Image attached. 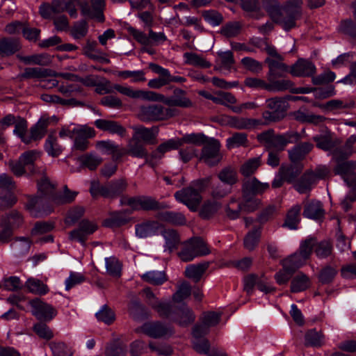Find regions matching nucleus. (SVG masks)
<instances>
[{
    "label": "nucleus",
    "instance_id": "obj_56",
    "mask_svg": "<svg viewBox=\"0 0 356 356\" xmlns=\"http://www.w3.org/2000/svg\"><path fill=\"white\" fill-rule=\"evenodd\" d=\"M78 193L76 191H71L68 189L67 186H64L63 193H56L52 196V202L57 204H65L72 202Z\"/></svg>",
    "mask_w": 356,
    "mask_h": 356
},
{
    "label": "nucleus",
    "instance_id": "obj_6",
    "mask_svg": "<svg viewBox=\"0 0 356 356\" xmlns=\"http://www.w3.org/2000/svg\"><path fill=\"white\" fill-rule=\"evenodd\" d=\"M38 156L39 154L35 151H28L22 154L18 160H10L7 165L16 177H22L26 173L33 175L38 172L35 166Z\"/></svg>",
    "mask_w": 356,
    "mask_h": 356
},
{
    "label": "nucleus",
    "instance_id": "obj_5",
    "mask_svg": "<svg viewBox=\"0 0 356 356\" xmlns=\"http://www.w3.org/2000/svg\"><path fill=\"white\" fill-rule=\"evenodd\" d=\"M177 114V110L153 104L140 106L138 118L143 122H159L167 120Z\"/></svg>",
    "mask_w": 356,
    "mask_h": 356
},
{
    "label": "nucleus",
    "instance_id": "obj_40",
    "mask_svg": "<svg viewBox=\"0 0 356 356\" xmlns=\"http://www.w3.org/2000/svg\"><path fill=\"white\" fill-rule=\"evenodd\" d=\"M17 57L25 65L47 66L51 63V58L47 54H33L26 56L17 55Z\"/></svg>",
    "mask_w": 356,
    "mask_h": 356
},
{
    "label": "nucleus",
    "instance_id": "obj_25",
    "mask_svg": "<svg viewBox=\"0 0 356 356\" xmlns=\"http://www.w3.org/2000/svg\"><path fill=\"white\" fill-rule=\"evenodd\" d=\"M269 188L268 183L260 182L255 177L243 180L241 191L252 196L261 194Z\"/></svg>",
    "mask_w": 356,
    "mask_h": 356
},
{
    "label": "nucleus",
    "instance_id": "obj_51",
    "mask_svg": "<svg viewBox=\"0 0 356 356\" xmlns=\"http://www.w3.org/2000/svg\"><path fill=\"white\" fill-rule=\"evenodd\" d=\"M240 202L245 213L254 212L259 208L261 203L259 199L245 193H242V201Z\"/></svg>",
    "mask_w": 356,
    "mask_h": 356
},
{
    "label": "nucleus",
    "instance_id": "obj_50",
    "mask_svg": "<svg viewBox=\"0 0 356 356\" xmlns=\"http://www.w3.org/2000/svg\"><path fill=\"white\" fill-rule=\"evenodd\" d=\"M17 40L13 38H3L0 40V54L9 56L15 54L20 49Z\"/></svg>",
    "mask_w": 356,
    "mask_h": 356
},
{
    "label": "nucleus",
    "instance_id": "obj_33",
    "mask_svg": "<svg viewBox=\"0 0 356 356\" xmlns=\"http://www.w3.org/2000/svg\"><path fill=\"white\" fill-rule=\"evenodd\" d=\"M323 205L319 201L312 200L305 204L303 216L305 218L317 220L324 216Z\"/></svg>",
    "mask_w": 356,
    "mask_h": 356
},
{
    "label": "nucleus",
    "instance_id": "obj_24",
    "mask_svg": "<svg viewBox=\"0 0 356 356\" xmlns=\"http://www.w3.org/2000/svg\"><path fill=\"white\" fill-rule=\"evenodd\" d=\"M97 42L95 40L88 39L83 47V53L88 58L103 63H110L111 60L106 57V54L97 49Z\"/></svg>",
    "mask_w": 356,
    "mask_h": 356
},
{
    "label": "nucleus",
    "instance_id": "obj_3",
    "mask_svg": "<svg viewBox=\"0 0 356 356\" xmlns=\"http://www.w3.org/2000/svg\"><path fill=\"white\" fill-rule=\"evenodd\" d=\"M259 141L268 149L282 152L288 144L297 143L301 139L299 133L289 131L283 134H275L274 130L269 129L257 136Z\"/></svg>",
    "mask_w": 356,
    "mask_h": 356
},
{
    "label": "nucleus",
    "instance_id": "obj_42",
    "mask_svg": "<svg viewBox=\"0 0 356 356\" xmlns=\"http://www.w3.org/2000/svg\"><path fill=\"white\" fill-rule=\"evenodd\" d=\"M53 70L42 67H26L23 73L20 74L22 79H43L51 76Z\"/></svg>",
    "mask_w": 356,
    "mask_h": 356
},
{
    "label": "nucleus",
    "instance_id": "obj_8",
    "mask_svg": "<svg viewBox=\"0 0 356 356\" xmlns=\"http://www.w3.org/2000/svg\"><path fill=\"white\" fill-rule=\"evenodd\" d=\"M136 332H143L154 339L170 337L174 334V329L170 324L161 321L147 322L136 329Z\"/></svg>",
    "mask_w": 356,
    "mask_h": 356
},
{
    "label": "nucleus",
    "instance_id": "obj_46",
    "mask_svg": "<svg viewBox=\"0 0 356 356\" xmlns=\"http://www.w3.org/2000/svg\"><path fill=\"white\" fill-rule=\"evenodd\" d=\"M301 206L300 204L294 205L287 213L283 226L290 229H296L300 220V213Z\"/></svg>",
    "mask_w": 356,
    "mask_h": 356
},
{
    "label": "nucleus",
    "instance_id": "obj_36",
    "mask_svg": "<svg viewBox=\"0 0 356 356\" xmlns=\"http://www.w3.org/2000/svg\"><path fill=\"white\" fill-rule=\"evenodd\" d=\"M175 313L177 318L173 320L182 327H186L193 323L195 319L193 310L186 305H183Z\"/></svg>",
    "mask_w": 356,
    "mask_h": 356
},
{
    "label": "nucleus",
    "instance_id": "obj_63",
    "mask_svg": "<svg viewBox=\"0 0 356 356\" xmlns=\"http://www.w3.org/2000/svg\"><path fill=\"white\" fill-rule=\"evenodd\" d=\"M261 163L259 156L248 159L241 167L240 172L245 177H250L254 173Z\"/></svg>",
    "mask_w": 356,
    "mask_h": 356
},
{
    "label": "nucleus",
    "instance_id": "obj_11",
    "mask_svg": "<svg viewBox=\"0 0 356 356\" xmlns=\"http://www.w3.org/2000/svg\"><path fill=\"white\" fill-rule=\"evenodd\" d=\"M122 204H127L134 210L154 211L168 207L166 204L161 203L150 196L134 197L129 198L127 202H124L122 200Z\"/></svg>",
    "mask_w": 356,
    "mask_h": 356
},
{
    "label": "nucleus",
    "instance_id": "obj_34",
    "mask_svg": "<svg viewBox=\"0 0 356 356\" xmlns=\"http://www.w3.org/2000/svg\"><path fill=\"white\" fill-rule=\"evenodd\" d=\"M303 169L301 163H293L287 165H282L279 170L280 175L285 178V181L291 183L297 178Z\"/></svg>",
    "mask_w": 356,
    "mask_h": 356
},
{
    "label": "nucleus",
    "instance_id": "obj_32",
    "mask_svg": "<svg viewBox=\"0 0 356 356\" xmlns=\"http://www.w3.org/2000/svg\"><path fill=\"white\" fill-rule=\"evenodd\" d=\"M127 184L125 180L120 179L110 182L106 188L103 189L104 197L114 198L120 195L127 188Z\"/></svg>",
    "mask_w": 356,
    "mask_h": 356
},
{
    "label": "nucleus",
    "instance_id": "obj_27",
    "mask_svg": "<svg viewBox=\"0 0 356 356\" xmlns=\"http://www.w3.org/2000/svg\"><path fill=\"white\" fill-rule=\"evenodd\" d=\"M181 146L179 138H172L160 144L157 148L152 152L153 161L157 162L161 160L164 154L173 149H177ZM157 164V163H156Z\"/></svg>",
    "mask_w": 356,
    "mask_h": 356
},
{
    "label": "nucleus",
    "instance_id": "obj_55",
    "mask_svg": "<svg viewBox=\"0 0 356 356\" xmlns=\"http://www.w3.org/2000/svg\"><path fill=\"white\" fill-rule=\"evenodd\" d=\"M324 336L316 329L308 330L305 336V345L307 346L321 347L323 344Z\"/></svg>",
    "mask_w": 356,
    "mask_h": 356
},
{
    "label": "nucleus",
    "instance_id": "obj_52",
    "mask_svg": "<svg viewBox=\"0 0 356 356\" xmlns=\"http://www.w3.org/2000/svg\"><path fill=\"white\" fill-rule=\"evenodd\" d=\"M226 216L230 220H236L241 216L243 209L241 202L235 197H231L225 209Z\"/></svg>",
    "mask_w": 356,
    "mask_h": 356
},
{
    "label": "nucleus",
    "instance_id": "obj_58",
    "mask_svg": "<svg viewBox=\"0 0 356 356\" xmlns=\"http://www.w3.org/2000/svg\"><path fill=\"white\" fill-rule=\"evenodd\" d=\"M293 83L288 79L276 80V79H272V81H268L269 92H281L285 90H289L292 92L293 87Z\"/></svg>",
    "mask_w": 356,
    "mask_h": 356
},
{
    "label": "nucleus",
    "instance_id": "obj_23",
    "mask_svg": "<svg viewBox=\"0 0 356 356\" xmlns=\"http://www.w3.org/2000/svg\"><path fill=\"white\" fill-rule=\"evenodd\" d=\"M163 225L156 220H147L136 225V234L139 238H147L156 235Z\"/></svg>",
    "mask_w": 356,
    "mask_h": 356
},
{
    "label": "nucleus",
    "instance_id": "obj_12",
    "mask_svg": "<svg viewBox=\"0 0 356 356\" xmlns=\"http://www.w3.org/2000/svg\"><path fill=\"white\" fill-rule=\"evenodd\" d=\"M147 299V304L154 309L160 317L170 318L175 313V309L170 302L160 301L149 288L143 291Z\"/></svg>",
    "mask_w": 356,
    "mask_h": 356
},
{
    "label": "nucleus",
    "instance_id": "obj_38",
    "mask_svg": "<svg viewBox=\"0 0 356 356\" xmlns=\"http://www.w3.org/2000/svg\"><path fill=\"white\" fill-rule=\"evenodd\" d=\"M217 177L222 183L227 184L232 187L238 181L237 170L232 165L222 168L217 174Z\"/></svg>",
    "mask_w": 356,
    "mask_h": 356
},
{
    "label": "nucleus",
    "instance_id": "obj_45",
    "mask_svg": "<svg viewBox=\"0 0 356 356\" xmlns=\"http://www.w3.org/2000/svg\"><path fill=\"white\" fill-rule=\"evenodd\" d=\"M79 161L82 166L90 170H95L102 163L103 159L95 152H89L81 156Z\"/></svg>",
    "mask_w": 356,
    "mask_h": 356
},
{
    "label": "nucleus",
    "instance_id": "obj_54",
    "mask_svg": "<svg viewBox=\"0 0 356 356\" xmlns=\"http://www.w3.org/2000/svg\"><path fill=\"white\" fill-rule=\"evenodd\" d=\"M25 287L30 293L37 295H44L49 291V288L46 284L42 281L32 277L26 280Z\"/></svg>",
    "mask_w": 356,
    "mask_h": 356
},
{
    "label": "nucleus",
    "instance_id": "obj_62",
    "mask_svg": "<svg viewBox=\"0 0 356 356\" xmlns=\"http://www.w3.org/2000/svg\"><path fill=\"white\" fill-rule=\"evenodd\" d=\"M55 188V185L52 184L47 177L44 176L38 181V192L41 196L49 197L52 200V196Z\"/></svg>",
    "mask_w": 356,
    "mask_h": 356
},
{
    "label": "nucleus",
    "instance_id": "obj_47",
    "mask_svg": "<svg viewBox=\"0 0 356 356\" xmlns=\"http://www.w3.org/2000/svg\"><path fill=\"white\" fill-rule=\"evenodd\" d=\"M308 259L304 257L299 251L291 254L290 257L282 261V266L285 268H291L294 272L303 266Z\"/></svg>",
    "mask_w": 356,
    "mask_h": 356
},
{
    "label": "nucleus",
    "instance_id": "obj_37",
    "mask_svg": "<svg viewBox=\"0 0 356 356\" xmlns=\"http://www.w3.org/2000/svg\"><path fill=\"white\" fill-rule=\"evenodd\" d=\"M129 218L126 211H115L110 213L108 218L103 222V225L106 227H118L127 224Z\"/></svg>",
    "mask_w": 356,
    "mask_h": 356
},
{
    "label": "nucleus",
    "instance_id": "obj_17",
    "mask_svg": "<svg viewBox=\"0 0 356 356\" xmlns=\"http://www.w3.org/2000/svg\"><path fill=\"white\" fill-rule=\"evenodd\" d=\"M29 303L33 309V314L39 320L49 321L56 315L57 312L51 305L39 298H34Z\"/></svg>",
    "mask_w": 356,
    "mask_h": 356
},
{
    "label": "nucleus",
    "instance_id": "obj_7",
    "mask_svg": "<svg viewBox=\"0 0 356 356\" xmlns=\"http://www.w3.org/2000/svg\"><path fill=\"white\" fill-rule=\"evenodd\" d=\"M210 252L206 242L202 238L195 237L185 243L184 248L178 253V256L181 261L188 262L195 257L207 255Z\"/></svg>",
    "mask_w": 356,
    "mask_h": 356
},
{
    "label": "nucleus",
    "instance_id": "obj_9",
    "mask_svg": "<svg viewBox=\"0 0 356 356\" xmlns=\"http://www.w3.org/2000/svg\"><path fill=\"white\" fill-rule=\"evenodd\" d=\"M129 155L132 157L145 159V164L154 168L156 162L153 161L152 153L148 154L145 146L137 138L133 136L128 142L127 148H122V156Z\"/></svg>",
    "mask_w": 356,
    "mask_h": 356
},
{
    "label": "nucleus",
    "instance_id": "obj_64",
    "mask_svg": "<svg viewBox=\"0 0 356 356\" xmlns=\"http://www.w3.org/2000/svg\"><path fill=\"white\" fill-rule=\"evenodd\" d=\"M106 268L108 275L118 277L121 275L122 266L119 260L115 257L106 258Z\"/></svg>",
    "mask_w": 356,
    "mask_h": 356
},
{
    "label": "nucleus",
    "instance_id": "obj_61",
    "mask_svg": "<svg viewBox=\"0 0 356 356\" xmlns=\"http://www.w3.org/2000/svg\"><path fill=\"white\" fill-rule=\"evenodd\" d=\"M179 139L181 140V145L185 143L200 146L207 143L210 138L205 136L203 133H193L186 134Z\"/></svg>",
    "mask_w": 356,
    "mask_h": 356
},
{
    "label": "nucleus",
    "instance_id": "obj_1",
    "mask_svg": "<svg viewBox=\"0 0 356 356\" xmlns=\"http://www.w3.org/2000/svg\"><path fill=\"white\" fill-rule=\"evenodd\" d=\"M113 88L120 93L132 99H139L150 102H160L171 108H190L193 106L192 101L187 97L186 90L179 88L173 89L172 94L169 97L152 90H134L130 86H123L119 84L113 86Z\"/></svg>",
    "mask_w": 356,
    "mask_h": 356
},
{
    "label": "nucleus",
    "instance_id": "obj_59",
    "mask_svg": "<svg viewBox=\"0 0 356 356\" xmlns=\"http://www.w3.org/2000/svg\"><path fill=\"white\" fill-rule=\"evenodd\" d=\"M14 125V134L17 136L24 143L30 144V140L28 139L29 135L26 133L28 127L27 121L24 118L20 117Z\"/></svg>",
    "mask_w": 356,
    "mask_h": 356
},
{
    "label": "nucleus",
    "instance_id": "obj_60",
    "mask_svg": "<svg viewBox=\"0 0 356 356\" xmlns=\"http://www.w3.org/2000/svg\"><path fill=\"white\" fill-rule=\"evenodd\" d=\"M142 279L153 285H161L167 280L164 271H149L141 276Z\"/></svg>",
    "mask_w": 356,
    "mask_h": 356
},
{
    "label": "nucleus",
    "instance_id": "obj_35",
    "mask_svg": "<svg viewBox=\"0 0 356 356\" xmlns=\"http://www.w3.org/2000/svg\"><path fill=\"white\" fill-rule=\"evenodd\" d=\"M316 181L313 175V170H307L296 184L295 188L301 194L306 193L311 190L312 186L315 184Z\"/></svg>",
    "mask_w": 356,
    "mask_h": 356
},
{
    "label": "nucleus",
    "instance_id": "obj_48",
    "mask_svg": "<svg viewBox=\"0 0 356 356\" xmlns=\"http://www.w3.org/2000/svg\"><path fill=\"white\" fill-rule=\"evenodd\" d=\"M311 282L308 276L299 273L293 277L291 283V291L298 293L306 290L310 286Z\"/></svg>",
    "mask_w": 356,
    "mask_h": 356
},
{
    "label": "nucleus",
    "instance_id": "obj_10",
    "mask_svg": "<svg viewBox=\"0 0 356 356\" xmlns=\"http://www.w3.org/2000/svg\"><path fill=\"white\" fill-rule=\"evenodd\" d=\"M266 104L268 111L262 113L263 118L268 122H277L282 120L286 111V102L280 97L266 99Z\"/></svg>",
    "mask_w": 356,
    "mask_h": 356
},
{
    "label": "nucleus",
    "instance_id": "obj_16",
    "mask_svg": "<svg viewBox=\"0 0 356 356\" xmlns=\"http://www.w3.org/2000/svg\"><path fill=\"white\" fill-rule=\"evenodd\" d=\"M262 6L272 20L286 30V17L283 11V6L281 7L280 2L277 0H262Z\"/></svg>",
    "mask_w": 356,
    "mask_h": 356
},
{
    "label": "nucleus",
    "instance_id": "obj_14",
    "mask_svg": "<svg viewBox=\"0 0 356 356\" xmlns=\"http://www.w3.org/2000/svg\"><path fill=\"white\" fill-rule=\"evenodd\" d=\"M303 0H287L283 6V11L286 17L285 22L286 31H289L296 26V20L302 15V5Z\"/></svg>",
    "mask_w": 356,
    "mask_h": 356
},
{
    "label": "nucleus",
    "instance_id": "obj_26",
    "mask_svg": "<svg viewBox=\"0 0 356 356\" xmlns=\"http://www.w3.org/2000/svg\"><path fill=\"white\" fill-rule=\"evenodd\" d=\"M149 68L159 75L158 77L150 79L148 81L147 86L149 88L160 89L168 85L167 77L164 75L165 74V68L154 63H149Z\"/></svg>",
    "mask_w": 356,
    "mask_h": 356
},
{
    "label": "nucleus",
    "instance_id": "obj_41",
    "mask_svg": "<svg viewBox=\"0 0 356 356\" xmlns=\"http://www.w3.org/2000/svg\"><path fill=\"white\" fill-rule=\"evenodd\" d=\"M209 266V262H203L196 265H189L186 268L185 275L193 280L195 282H198Z\"/></svg>",
    "mask_w": 356,
    "mask_h": 356
},
{
    "label": "nucleus",
    "instance_id": "obj_31",
    "mask_svg": "<svg viewBox=\"0 0 356 356\" xmlns=\"http://www.w3.org/2000/svg\"><path fill=\"white\" fill-rule=\"evenodd\" d=\"M96 147L105 154H111L113 161H118L122 157V148L111 140L98 141Z\"/></svg>",
    "mask_w": 356,
    "mask_h": 356
},
{
    "label": "nucleus",
    "instance_id": "obj_22",
    "mask_svg": "<svg viewBox=\"0 0 356 356\" xmlns=\"http://www.w3.org/2000/svg\"><path fill=\"white\" fill-rule=\"evenodd\" d=\"M282 60L266 58L265 63L268 65V72L267 73L268 81H272V79L281 78L287 72H290V68L284 63Z\"/></svg>",
    "mask_w": 356,
    "mask_h": 356
},
{
    "label": "nucleus",
    "instance_id": "obj_29",
    "mask_svg": "<svg viewBox=\"0 0 356 356\" xmlns=\"http://www.w3.org/2000/svg\"><path fill=\"white\" fill-rule=\"evenodd\" d=\"M161 234L165 239L164 250L172 252L177 249L180 243V236L178 232L173 229H161Z\"/></svg>",
    "mask_w": 356,
    "mask_h": 356
},
{
    "label": "nucleus",
    "instance_id": "obj_13",
    "mask_svg": "<svg viewBox=\"0 0 356 356\" xmlns=\"http://www.w3.org/2000/svg\"><path fill=\"white\" fill-rule=\"evenodd\" d=\"M220 148V144L219 141L213 138H210L204 145L200 159L209 166L217 165L221 160Z\"/></svg>",
    "mask_w": 356,
    "mask_h": 356
},
{
    "label": "nucleus",
    "instance_id": "obj_39",
    "mask_svg": "<svg viewBox=\"0 0 356 356\" xmlns=\"http://www.w3.org/2000/svg\"><path fill=\"white\" fill-rule=\"evenodd\" d=\"M44 149L52 157H58L62 153L63 148L58 143L54 130L49 134L45 140Z\"/></svg>",
    "mask_w": 356,
    "mask_h": 356
},
{
    "label": "nucleus",
    "instance_id": "obj_15",
    "mask_svg": "<svg viewBox=\"0 0 356 356\" xmlns=\"http://www.w3.org/2000/svg\"><path fill=\"white\" fill-rule=\"evenodd\" d=\"M356 163L352 161H344L336 163L333 171L336 175H340L347 185L350 187H356Z\"/></svg>",
    "mask_w": 356,
    "mask_h": 356
},
{
    "label": "nucleus",
    "instance_id": "obj_53",
    "mask_svg": "<svg viewBox=\"0 0 356 356\" xmlns=\"http://www.w3.org/2000/svg\"><path fill=\"white\" fill-rule=\"evenodd\" d=\"M134 129L136 134L138 135L144 142L151 144L154 143V140L158 132L157 127L146 128L141 126L134 127Z\"/></svg>",
    "mask_w": 356,
    "mask_h": 356
},
{
    "label": "nucleus",
    "instance_id": "obj_30",
    "mask_svg": "<svg viewBox=\"0 0 356 356\" xmlns=\"http://www.w3.org/2000/svg\"><path fill=\"white\" fill-rule=\"evenodd\" d=\"M261 225H254L243 238L244 248L248 251H253L259 245L261 236Z\"/></svg>",
    "mask_w": 356,
    "mask_h": 356
},
{
    "label": "nucleus",
    "instance_id": "obj_18",
    "mask_svg": "<svg viewBox=\"0 0 356 356\" xmlns=\"http://www.w3.org/2000/svg\"><path fill=\"white\" fill-rule=\"evenodd\" d=\"M105 6L104 0H91L90 4L84 2L81 4V13L83 15L90 18H95L99 22L104 21L103 10Z\"/></svg>",
    "mask_w": 356,
    "mask_h": 356
},
{
    "label": "nucleus",
    "instance_id": "obj_43",
    "mask_svg": "<svg viewBox=\"0 0 356 356\" xmlns=\"http://www.w3.org/2000/svg\"><path fill=\"white\" fill-rule=\"evenodd\" d=\"M158 218L161 221L175 225H183L186 222L185 216L181 213L179 212H161L158 214Z\"/></svg>",
    "mask_w": 356,
    "mask_h": 356
},
{
    "label": "nucleus",
    "instance_id": "obj_4",
    "mask_svg": "<svg viewBox=\"0 0 356 356\" xmlns=\"http://www.w3.org/2000/svg\"><path fill=\"white\" fill-rule=\"evenodd\" d=\"M95 136V131L93 128L81 124H74L72 128L71 125L64 126L59 131L60 138L69 137L72 139V149L80 152H85L89 148V139Z\"/></svg>",
    "mask_w": 356,
    "mask_h": 356
},
{
    "label": "nucleus",
    "instance_id": "obj_28",
    "mask_svg": "<svg viewBox=\"0 0 356 356\" xmlns=\"http://www.w3.org/2000/svg\"><path fill=\"white\" fill-rule=\"evenodd\" d=\"M94 124L99 129L108 131L112 134L124 136L126 133L125 128L116 121L98 119L95 121Z\"/></svg>",
    "mask_w": 356,
    "mask_h": 356
},
{
    "label": "nucleus",
    "instance_id": "obj_2",
    "mask_svg": "<svg viewBox=\"0 0 356 356\" xmlns=\"http://www.w3.org/2000/svg\"><path fill=\"white\" fill-rule=\"evenodd\" d=\"M211 181V177L194 180L188 186L175 192V198L191 211H196L202 200L201 193L207 189Z\"/></svg>",
    "mask_w": 356,
    "mask_h": 356
},
{
    "label": "nucleus",
    "instance_id": "obj_20",
    "mask_svg": "<svg viewBox=\"0 0 356 356\" xmlns=\"http://www.w3.org/2000/svg\"><path fill=\"white\" fill-rule=\"evenodd\" d=\"M313 147L314 145L312 143H300L288 151L289 159L293 163H301Z\"/></svg>",
    "mask_w": 356,
    "mask_h": 356
},
{
    "label": "nucleus",
    "instance_id": "obj_21",
    "mask_svg": "<svg viewBox=\"0 0 356 356\" xmlns=\"http://www.w3.org/2000/svg\"><path fill=\"white\" fill-rule=\"evenodd\" d=\"M316 67L310 61L300 58L290 67V73L294 76H312L316 73Z\"/></svg>",
    "mask_w": 356,
    "mask_h": 356
},
{
    "label": "nucleus",
    "instance_id": "obj_57",
    "mask_svg": "<svg viewBox=\"0 0 356 356\" xmlns=\"http://www.w3.org/2000/svg\"><path fill=\"white\" fill-rule=\"evenodd\" d=\"M184 57L186 59V63L188 65L202 68H209L211 66L209 61L195 53L186 52L184 54Z\"/></svg>",
    "mask_w": 356,
    "mask_h": 356
},
{
    "label": "nucleus",
    "instance_id": "obj_44",
    "mask_svg": "<svg viewBox=\"0 0 356 356\" xmlns=\"http://www.w3.org/2000/svg\"><path fill=\"white\" fill-rule=\"evenodd\" d=\"M228 124L231 127L237 129H250L257 126L259 123L258 120L254 119L231 117L228 120Z\"/></svg>",
    "mask_w": 356,
    "mask_h": 356
},
{
    "label": "nucleus",
    "instance_id": "obj_49",
    "mask_svg": "<svg viewBox=\"0 0 356 356\" xmlns=\"http://www.w3.org/2000/svg\"><path fill=\"white\" fill-rule=\"evenodd\" d=\"M337 274V266L326 265L320 270L318 278L322 284H328L334 281Z\"/></svg>",
    "mask_w": 356,
    "mask_h": 356
},
{
    "label": "nucleus",
    "instance_id": "obj_19",
    "mask_svg": "<svg viewBox=\"0 0 356 356\" xmlns=\"http://www.w3.org/2000/svg\"><path fill=\"white\" fill-rule=\"evenodd\" d=\"M51 122V120L49 117L42 115L29 129L30 134L28 139L30 140V143L33 141L40 140L46 135L47 128Z\"/></svg>",
    "mask_w": 356,
    "mask_h": 356
}]
</instances>
